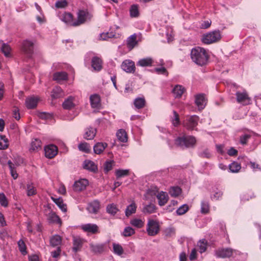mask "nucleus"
Here are the masks:
<instances>
[{
  "instance_id": "obj_41",
  "label": "nucleus",
  "mask_w": 261,
  "mask_h": 261,
  "mask_svg": "<svg viewBox=\"0 0 261 261\" xmlns=\"http://www.w3.org/2000/svg\"><path fill=\"white\" fill-rule=\"evenodd\" d=\"M207 241L205 239L200 240L197 243V246L199 248V251L202 253L205 252L207 249Z\"/></svg>"
},
{
  "instance_id": "obj_55",
  "label": "nucleus",
  "mask_w": 261,
  "mask_h": 261,
  "mask_svg": "<svg viewBox=\"0 0 261 261\" xmlns=\"http://www.w3.org/2000/svg\"><path fill=\"white\" fill-rule=\"evenodd\" d=\"M135 232V230L132 227L128 226L124 228L123 235L124 237H129L134 234Z\"/></svg>"
},
{
  "instance_id": "obj_36",
  "label": "nucleus",
  "mask_w": 261,
  "mask_h": 261,
  "mask_svg": "<svg viewBox=\"0 0 261 261\" xmlns=\"http://www.w3.org/2000/svg\"><path fill=\"white\" fill-rule=\"evenodd\" d=\"M137 209V206L136 203L134 202H133L131 204L128 205L125 212V214L126 217H129L133 214L136 213Z\"/></svg>"
},
{
  "instance_id": "obj_48",
  "label": "nucleus",
  "mask_w": 261,
  "mask_h": 261,
  "mask_svg": "<svg viewBox=\"0 0 261 261\" xmlns=\"http://www.w3.org/2000/svg\"><path fill=\"white\" fill-rule=\"evenodd\" d=\"M115 34L111 32L102 33L99 35V39L101 40H108L110 38L115 37Z\"/></svg>"
},
{
  "instance_id": "obj_35",
  "label": "nucleus",
  "mask_w": 261,
  "mask_h": 261,
  "mask_svg": "<svg viewBox=\"0 0 261 261\" xmlns=\"http://www.w3.org/2000/svg\"><path fill=\"white\" fill-rule=\"evenodd\" d=\"M51 199L54 202L59 206V207L65 213L67 211L66 205L64 203L63 200L61 198H55L51 197Z\"/></svg>"
},
{
  "instance_id": "obj_63",
  "label": "nucleus",
  "mask_w": 261,
  "mask_h": 261,
  "mask_svg": "<svg viewBox=\"0 0 261 261\" xmlns=\"http://www.w3.org/2000/svg\"><path fill=\"white\" fill-rule=\"evenodd\" d=\"M199 156L202 158L210 159L211 157V154L208 149H205L199 153Z\"/></svg>"
},
{
  "instance_id": "obj_60",
  "label": "nucleus",
  "mask_w": 261,
  "mask_h": 261,
  "mask_svg": "<svg viewBox=\"0 0 261 261\" xmlns=\"http://www.w3.org/2000/svg\"><path fill=\"white\" fill-rule=\"evenodd\" d=\"M251 138L249 134H244L240 136V142L242 145H245L247 143L248 140Z\"/></svg>"
},
{
  "instance_id": "obj_13",
  "label": "nucleus",
  "mask_w": 261,
  "mask_h": 261,
  "mask_svg": "<svg viewBox=\"0 0 261 261\" xmlns=\"http://www.w3.org/2000/svg\"><path fill=\"white\" fill-rule=\"evenodd\" d=\"M121 68L127 73L134 72L135 71V63L129 60H126L124 61L121 65Z\"/></svg>"
},
{
  "instance_id": "obj_53",
  "label": "nucleus",
  "mask_w": 261,
  "mask_h": 261,
  "mask_svg": "<svg viewBox=\"0 0 261 261\" xmlns=\"http://www.w3.org/2000/svg\"><path fill=\"white\" fill-rule=\"evenodd\" d=\"M130 224L138 228H141L144 225V222L139 219H134L130 221Z\"/></svg>"
},
{
  "instance_id": "obj_64",
  "label": "nucleus",
  "mask_w": 261,
  "mask_h": 261,
  "mask_svg": "<svg viewBox=\"0 0 261 261\" xmlns=\"http://www.w3.org/2000/svg\"><path fill=\"white\" fill-rule=\"evenodd\" d=\"M223 195V192L221 191L217 190L214 192V194L211 196V199L214 200H219Z\"/></svg>"
},
{
  "instance_id": "obj_10",
  "label": "nucleus",
  "mask_w": 261,
  "mask_h": 261,
  "mask_svg": "<svg viewBox=\"0 0 261 261\" xmlns=\"http://www.w3.org/2000/svg\"><path fill=\"white\" fill-rule=\"evenodd\" d=\"M45 156L48 159L54 158L58 153V148L55 145H49L44 148Z\"/></svg>"
},
{
  "instance_id": "obj_17",
  "label": "nucleus",
  "mask_w": 261,
  "mask_h": 261,
  "mask_svg": "<svg viewBox=\"0 0 261 261\" xmlns=\"http://www.w3.org/2000/svg\"><path fill=\"white\" fill-rule=\"evenodd\" d=\"M156 198L159 200L158 203L160 206L165 205L169 199V197L167 193L163 191L159 192L156 195Z\"/></svg>"
},
{
  "instance_id": "obj_50",
  "label": "nucleus",
  "mask_w": 261,
  "mask_h": 261,
  "mask_svg": "<svg viewBox=\"0 0 261 261\" xmlns=\"http://www.w3.org/2000/svg\"><path fill=\"white\" fill-rule=\"evenodd\" d=\"M8 147V140L5 136H0V149H5Z\"/></svg>"
},
{
  "instance_id": "obj_29",
  "label": "nucleus",
  "mask_w": 261,
  "mask_h": 261,
  "mask_svg": "<svg viewBox=\"0 0 261 261\" xmlns=\"http://www.w3.org/2000/svg\"><path fill=\"white\" fill-rule=\"evenodd\" d=\"M61 19L63 21L72 26V23L74 21L72 14L69 12H65L62 15Z\"/></svg>"
},
{
  "instance_id": "obj_7",
  "label": "nucleus",
  "mask_w": 261,
  "mask_h": 261,
  "mask_svg": "<svg viewBox=\"0 0 261 261\" xmlns=\"http://www.w3.org/2000/svg\"><path fill=\"white\" fill-rule=\"evenodd\" d=\"M237 101L243 106L249 105L251 103V98L249 97L247 92L244 91L242 92L238 91L236 93Z\"/></svg>"
},
{
  "instance_id": "obj_38",
  "label": "nucleus",
  "mask_w": 261,
  "mask_h": 261,
  "mask_svg": "<svg viewBox=\"0 0 261 261\" xmlns=\"http://www.w3.org/2000/svg\"><path fill=\"white\" fill-rule=\"evenodd\" d=\"M146 101L144 98L138 97L134 100V104L135 107L138 109H140L144 108L145 106Z\"/></svg>"
},
{
  "instance_id": "obj_21",
  "label": "nucleus",
  "mask_w": 261,
  "mask_h": 261,
  "mask_svg": "<svg viewBox=\"0 0 261 261\" xmlns=\"http://www.w3.org/2000/svg\"><path fill=\"white\" fill-rule=\"evenodd\" d=\"M108 146L106 143L97 142L93 146L94 152L97 154H101Z\"/></svg>"
},
{
  "instance_id": "obj_4",
  "label": "nucleus",
  "mask_w": 261,
  "mask_h": 261,
  "mask_svg": "<svg viewBox=\"0 0 261 261\" xmlns=\"http://www.w3.org/2000/svg\"><path fill=\"white\" fill-rule=\"evenodd\" d=\"M239 254L240 252L239 251L232 249L230 248H218L215 252V255L218 258L235 257Z\"/></svg>"
},
{
  "instance_id": "obj_39",
  "label": "nucleus",
  "mask_w": 261,
  "mask_h": 261,
  "mask_svg": "<svg viewBox=\"0 0 261 261\" xmlns=\"http://www.w3.org/2000/svg\"><path fill=\"white\" fill-rule=\"evenodd\" d=\"M41 147V141L37 139H34L32 141L31 144V147L30 150L31 151H36Z\"/></svg>"
},
{
  "instance_id": "obj_57",
  "label": "nucleus",
  "mask_w": 261,
  "mask_h": 261,
  "mask_svg": "<svg viewBox=\"0 0 261 261\" xmlns=\"http://www.w3.org/2000/svg\"><path fill=\"white\" fill-rule=\"evenodd\" d=\"M113 250L115 253L120 255L123 252V249L121 245L119 244H113Z\"/></svg>"
},
{
  "instance_id": "obj_23",
  "label": "nucleus",
  "mask_w": 261,
  "mask_h": 261,
  "mask_svg": "<svg viewBox=\"0 0 261 261\" xmlns=\"http://www.w3.org/2000/svg\"><path fill=\"white\" fill-rule=\"evenodd\" d=\"M91 107L93 108H98L100 106V97L97 94H93L90 97Z\"/></svg>"
},
{
  "instance_id": "obj_22",
  "label": "nucleus",
  "mask_w": 261,
  "mask_h": 261,
  "mask_svg": "<svg viewBox=\"0 0 261 261\" xmlns=\"http://www.w3.org/2000/svg\"><path fill=\"white\" fill-rule=\"evenodd\" d=\"M84 168L90 171L96 172L97 171V166L91 161L86 160L83 164Z\"/></svg>"
},
{
  "instance_id": "obj_54",
  "label": "nucleus",
  "mask_w": 261,
  "mask_h": 261,
  "mask_svg": "<svg viewBox=\"0 0 261 261\" xmlns=\"http://www.w3.org/2000/svg\"><path fill=\"white\" fill-rule=\"evenodd\" d=\"M210 210V205L208 202L202 201L201 204V212L203 214H207Z\"/></svg>"
},
{
  "instance_id": "obj_18",
  "label": "nucleus",
  "mask_w": 261,
  "mask_h": 261,
  "mask_svg": "<svg viewBox=\"0 0 261 261\" xmlns=\"http://www.w3.org/2000/svg\"><path fill=\"white\" fill-rule=\"evenodd\" d=\"M96 132V128L90 126L86 129L84 137L87 140H92L95 137Z\"/></svg>"
},
{
  "instance_id": "obj_62",
  "label": "nucleus",
  "mask_w": 261,
  "mask_h": 261,
  "mask_svg": "<svg viewBox=\"0 0 261 261\" xmlns=\"http://www.w3.org/2000/svg\"><path fill=\"white\" fill-rule=\"evenodd\" d=\"M36 194V190L32 185H28L27 186V195L31 196Z\"/></svg>"
},
{
  "instance_id": "obj_5",
  "label": "nucleus",
  "mask_w": 261,
  "mask_h": 261,
  "mask_svg": "<svg viewBox=\"0 0 261 261\" xmlns=\"http://www.w3.org/2000/svg\"><path fill=\"white\" fill-rule=\"evenodd\" d=\"M77 19L72 23V26L80 25L92 17V15L87 10H79L77 13Z\"/></svg>"
},
{
  "instance_id": "obj_28",
  "label": "nucleus",
  "mask_w": 261,
  "mask_h": 261,
  "mask_svg": "<svg viewBox=\"0 0 261 261\" xmlns=\"http://www.w3.org/2000/svg\"><path fill=\"white\" fill-rule=\"evenodd\" d=\"M73 99L74 98L72 96H69L65 101L63 102L62 104V107L64 109L66 110H70L72 108H74V104L73 103Z\"/></svg>"
},
{
  "instance_id": "obj_43",
  "label": "nucleus",
  "mask_w": 261,
  "mask_h": 261,
  "mask_svg": "<svg viewBox=\"0 0 261 261\" xmlns=\"http://www.w3.org/2000/svg\"><path fill=\"white\" fill-rule=\"evenodd\" d=\"M107 212L112 215H115L118 211L117 206L114 203L108 204L106 208Z\"/></svg>"
},
{
  "instance_id": "obj_30",
  "label": "nucleus",
  "mask_w": 261,
  "mask_h": 261,
  "mask_svg": "<svg viewBox=\"0 0 261 261\" xmlns=\"http://www.w3.org/2000/svg\"><path fill=\"white\" fill-rule=\"evenodd\" d=\"M47 220L49 223H57V224H61V220L59 218V217L56 214V213L51 212L49 213Z\"/></svg>"
},
{
  "instance_id": "obj_14",
  "label": "nucleus",
  "mask_w": 261,
  "mask_h": 261,
  "mask_svg": "<svg viewBox=\"0 0 261 261\" xmlns=\"http://www.w3.org/2000/svg\"><path fill=\"white\" fill-rule=\"evenodd\" d=\"M38 100L39 99L36 97H28L25 101V106L28 109H34L37 107Z\"/></svg>"
},
{
  "instance_id": "obj_9",
  "label": "nucleus",
  "mask_w": 261,
  "mask_h": 261,
  "mask_svg": "<svg viewBox=\"0 0 261 261\" xmlns=\"http://www.w3.org/2000/svg\"><path fill=\"white\" fill-rule=\"evenodd\" d=\"M147 231L151 236L156 235L159 231V225L157 221L154 220H149L147 224Z\"/></svg>"
},
{
  "instance_id": "obj_42",
  "label": "nucleus",
  "mask_w": 261,
  "mask_h": 261,
  "mask_svg": "<svg viewBox=\"0 0 261 261\" xmlns=\"http://www.w3.org/2000/svg\"><path fill=\"white\" fill-rule=\"evenodd\" d=\"M129 13L131 17H138L139 16V11L138 5H133L130 8Z\"/></svg>"
},
{
  "instance_id": "obj_40",
  "label": "nucleus",
  "mask_w": 261,
  "mask_h": 261,
  "mask_svg": "<svg viewBox=\"0 0 261 261\" xmlns=\"http://www.w3.org/2000/svg\"><path fill=\"white\" fill-rule=\"evenodd\" d=\"M8 165L10 170L11 176L14 179H16L18 177V174L15 169V165L10 160L8 161Z\"/></svg>"
},
{
  "instance_id": "obj_56",
  "label": "nucleus",
  "mask_w": 261,
  "mask_h": 261,
  "mask_svg": "<svg viewBox=\"0 0 261 261\" xmlns=\"http://www.w3.org/2000/svg\"><path fill=\"white\" fill-rule=\"evenodd\" d=\"M173 118L172 119V124L174 126H177L179 124V117L178 113L175 111H173Z\"/></svg>"
},
{
  "instance_id": "obj_32",
  "label": "nucleus",
  "mask_w": 261,
  "mask_h": 261,
  "mask_svg": "<svg viewBox=\"0 0 261 261\" xmlns=\"http://www.w3.org/2000/svg\"><path fill=\"white\" fill-rule=\"evenodd\" d=\"M116 136L120 141L123 143L127 141V135L125 130L123 129H119L118 130Z\"/></svg>"
},
{
  "instance_id": "obj_34",
  "label": "nucleus",
  "mask_w": 261,
  "mask_h": 261,
  "mask_svg": "<svg viewBox=\"0 0 261 261\" xmlns=\"http://www.w3.org/2000/svg\"><path fill=\"white\" fill-rule=\"evenodd\" d=\"M90 246L91 251L95 253H101L105 250V245L103 244H90Z\"/></svg>"
},
{
  "instance_id": "obj_19",
  "label": "nucleus",
  "mask_w": 261,
  "mask_h": 261,
  "mask_svg": "<svg viewBox=\"0 0 261 261\" xmlns=\"http://www.w3.org/2000/svg\"><path fill=\"white\" fill-rule=\"evenodd\" d=\"M102 61L99 57H94L92 59L91 65L95 70L100 71L102 69Z\"/></svg>"
},
{
  "instance_id": "obj_45",
  "label": "nucleus",
  "mask_w": 261,
  "mask_h": 261,
  "mask_svg": "<svg viewBox=\"0 0 261 261\" xmlns=\"http://www.w3.org/2000/svg\"><path fill=\"white\" fill-rule=\"evenodd\" d=\"M241 168V165L236 162H233L229 165L230 171L233 173L239 172Z\"/></svg>"
},
{
  "instance_id": "obj_49",
  "label": "nucleus",
  "mask_w": 261,
  "mask_h": 261,
  "mask_svg": "<svg viewBox=\"0 0 261 261\" xmlns=\"http://www.w3.org/2000/svg\"><path fill=\"white\" fill-rule=\"evenodd\" d=\"M181 192V190L179 187H172L169 191V193L172 197H177Z\"/></svg>"
},
{
  "instance_id": "obj_51",
  "label": "nucleus",
  "mask_w": 261,
  "mask_h": 261,
  "mask_svg": "<svg viewBox=\"0 0 261 261\" xmlns=\"http://www.w3.org/2000/svg\"><path fill=\"white\" fill-rule=\"evenodd\" d=\"M114 164V161L110 160L106 161L103 165L104 171L105 173H108L112 170L113 166Z\"/></svg>"
},
{
  "instance_id": "obj_26",
  "label": "nucleus",
  "mask_w": 261,
  "mask_h": 261,
  "mask_svg": "<svg viewBox=\"0 0 261 261\" xmlns=\"http://www.w3.org/2000/svg\"><path fill=\"white\" fill-rule=\"evenodd\" d=\"M153 63V60L151 58L148 57L141 59L137 63V65L141 67L151 66Z\"/></svg>"
},
{
  "instance_id": "obj_59",
  "label": "nucleus",
  "mask_w": 261,
  "mask_h": 261,
  "mask_svg": "<svg viewBox=\"0 0 261 261\" xmlns=\"http://www.w3.org/2000/svg\"><path fill=\"white\" fill-rule=\"evenodd\" d=\"M18 245L20 251L23 254H25L27 253V251H26V246H25V244L24 241L22 240H20L18 242Z\"/></svg>"
},
{
  "instance_id": "obj_44",
  "label": "nucleus",
  "mask_w": 261,
  "mask_h": 261,
  "mask_svg": "<svg viewBox=\"0 0 261 261\" xmlns=\"http://www.w3.org/2000/svg\"><path fill=\"white\" fill-rule=\"evenodd\" d=\"M82 241L80 238H74L73 250L76 252L78 251L82 246Z\"/></svg>"
},
{
  "instance_id": "obj_58",
  "label": "nucleus",
  "mask_w": 261,
  "mask_h": 261,
  "mask_svg": "<svg viewBox=\"0 0 261 261\" xmlns=\"http://www.w3.org/2000/svg\"><path fill=\"white\" fill-rule=\"evenodd\" d=\"M68 5V2L66 0L58 1H57L55 4V7L56 8L61 9L64 8Z\"/></svg>"
},
{
  "instance_id": "obj_3",
  "label": "nucleus",
  "mask_w": 261,
  "mask_h": 261,
  "mask_svg": "<svg viewBox=\"0 0 261 261\" xmlns=\"http://www.w3.org/2000/svg\"><path fill=\"white\" fill-rule=\"evenodd\" d=\"M221 38V32L219 30H215L203 34L201 41L205 44H210L218 42Z\"/></svg>"
},
{
  "instance_id": "obj_11",
  "label": "nucleus",
  "mask_w": 261,
  "mask_h": 261,
  "mask_svg": "<svg viewBox=\"0 0 261 261\" xmlns=\"http://www.w3.org/2000/svg\"><path fill=\"white\" fill-rule=\"evenodd\" d=\"M81 228L84 231L92 234H96L99 232V227L95 224L88 223L83 224L81 226Z\"/></svg>"
},
{
  "instance_id": "obj_47",
  "label": "nucleus",
  "mask_w": 261,
  "mask_h": 261,
  "mask_svg": "<svg viewBox=\"0 0 261 261\" xmlns=\"http://www.w3.org/2000/svg\"><path fill=\"white\" fill-rule=\"evenodd\" d=\"M115 175L117 177V178L126 176L129 175V170L118 169L115 171Z\"/></svg>"
},
{
  "instance_id": "obj_16",
  "label": "nucleus",
  "mask_w": 261,
  "mask_h": 261,
  "mask_svg": "<svg viewBox=\"0 0 261 261\" xmlns=\"http://www.w3.org/2000/svg\"><path fill=\"white\" fill-rule=\"evenodd\" d=\"M88 212L92 214H97L100 209V202L95 200L89 203L87 208Z\"/></svg>"
},
{
  "instance_id": "obj_1",
  "label": "nucleus",
  "mask_w": 261,
  "mask_h": 261,
  "mask_svg": "<svg viewBox=\"0 0 261 261\" xmlns=\"http://www.w3.org/2000/svg\"><path fill=\"white\" fill-rule=\"evenodd\" d=\"M191 58L196 64L203 66L207 62L208 55L203 48L197 47L191 50Z\"/></svg>"
},
{
  "instance_id": "obj_6",
  "label": "nucleus",
  "mask_w": 261,
  "mask_h": 261,
  "mask_svg": "<svg viewBox=\"0 0 261 261\" xmlns=\"http://www.w3.org/2000/svg\"><path fill=\"white\" fill-rule=\"evenodd\" d=\"M21 49L28 57L31 58L34 52V43L28 40L23 41Z\"/></svg>"
},
{
  "instance_id": "obj_12",
  "label": "nucleus",
  "mask_w": 261,
  "mask_h": 261,
  "mask_svg": "<svg viewBox=\"0 0 261 261\" xmlns=\"http://www.w3.org/2000/svg\"><path fill=\"white\" fill-rule=\"evenodd\" d=\"M205 95L200 93L195 95V103L199 109H203L206 105Z\"/></svg>"
},
{
  "instance_id": "obj_52",
  "label": "nucleus",
  "mask_w": 261,
  "mask_h": 261,
  "mask_svg": "<svg viewBox=\"0 0 261 261\" xmlns=\"http://www.w3.org/2000/svg\"><path fill=\"white\" fill-rule=\"evenodd\" d=\"M189 206L187 204H183L176 210V213L178 215H184L189 210Z\"/></svg>"
},
{
  "instance_id": "obj_31",
  "label": "nucleus",
  "mask_w": 261,
  "mask_h": 261,
  "mask_svg": "<svg viewBox=\"0 0 261 261\" xmlns=\"http://www.w3.org/2000/svg\"><path fill=\"white\" fill-rule=\"evenodd\" d=\"M136 39L137 36L136 34H133L127 38V46L130 49H132L137 44Z\"/></svg>"
},
{
  "instance_id": "obj_27",
  "label": "nucleus",
  "mask_w": 261,
  "mask_h": 261,
  "mask_svg": "<svg viewBox=\"0 0 261 261\" xmlns=\"http://www.w3.org/2000/svg\"><path fill=\"white\" fill-rule=\"evenodd\" d=\"M0 43H2V47L1 50L4 54L5 57H9L11 56V48L9 44L5 43L3 41H1Z\"/></svg>"
},
{
  "instance_id": "obj_2",
  "label": "nucleus",
  "mask_w": 261,
  "mask_h": 261,
  "mask_svg": "<svg viewBox=\"0 0 261 261\" xmlns=\"http://www.w3.org/2000/svg\"><path fill=\"white\" fill-rule=\"evenodd\" d=\"M196 142L195 138L191 136L178 137L174 141L175 144L182 149L193 147Z\"/></svg>"
},
{
  "instance_id": "obj_33",
  "label": "nucleus",
  "mask_w": 261,
  "mask_h": 261,
  "mask_svg": "<svg viewBox=\"0 0 261 261\" xmlns=\"http://www.w3.org/2000/svg\"><path fill=\"white\" fill-rule=\"evenodd\" d=\"M156 206L152 203H150L144 206L142 212L145 214H150L155 212Z\"/></svg>"
},
{
  "instance_id": "obj_46",
  "label": "nucleus",
  "mask_w": 261,
  "mask_h": 261,
  "mask_svg": "<svg viewBox=\"0 0 261 261\" xmlns=\"http://www.w3.org/2000/svg\"><path fill=\"white\" fill-rule=\"evenodd\" d=\"M78 148L80 150L82 151L85 153H89L91 150V147L89 144L86 142L81 143L79 146Z\"/></svg>"
},
{
  "instance_id": "obj_25",
  "label": "nucleus",
  "mask_w": 261,
  "mask_h": 261,
  "mask_svg": "<svg viewBox=\"0 0 261 261\" xmlns=\"http://www.w3.org/2000/svg\"><path fill=\"white\" fill-rule=\"evenodd\" d=\"M186 91V89L181 85H176L172 90V92L176 98H180Z\"/></svg>"
},
{
  "instance_id": "obj_20",
  "label": "nucleus",
  "mask_w": 261,
  "mask_h": 261,
  "mask_svg": "<svg viewBox=\"0 0 261 261\" xmlns=\"http://www.w3.org/2000/svg\"><path fill=\"white\" fill-rule=\"evenodd\" d=\"M64 96V93L62 89L60 87H56L52 90L51 97L53 99H55L62 97Z\"/></svg>"
},
{
  "instance_id": "obj_24",
  "label": "nucleus",
  "mask_w": 261,
  "mask_h": 261,
  "mask_svg": "<svg viewBox=\"0 0 261 261\" xmlns=\"http://www.w3.org/2000/svg\"><path fill=\"white\" fill-rule=\"evenodd\" d=\"M67 79L68 75L66 72L64 71L57 72L53 74V80L57 81L58 82L67 80Z\"/></svg>"
},
{
  "instance_id": "obj_37",
  "label": "nucleus",
  "mask_w": 261,
  "mask_h": 261,
  "mask_svg": "<svg viewBox=\"0 0 261 261\" xmlns=\"http://www.w3.org/2000/svg\"><path fill=\"white\" fill-rule=\"evenodd\" d=\"M62 242V238L59 235H54L50 239V245L53 247H58Z\"/></svg>"
},
{
  "instance_id": "obj_61",
  "label": "nucleus",
  "mask_w": 261,
  "mask_h": 261,
  "mask_svg": "<svg viewBox=\"0 0 261 261\" xmlns=\"http://www.w3.org/2000/svg\"><path fill=\"white\" fill-rule=\"evenodd\" d=\"M0 203L4 207H7L8 206V200L4 193H0Z\"/></svg>"
},
{
  "instance_id": "obj_15",
  "label": "nucleus",
  "mask_w": 261,
  "mask_h": 261,
  "mask_svg": "<svg viewBox=\"0 0 261 261\" xmlns=\"http://www.w3.org/2000/svg\"><path fill=\"white\" fill-rule=\"evenodd\" d=\"M88 184V181L87 179H81L74 182L73 185V190L75 191H81L86 189Z\"/></svg>"
},
{
  "instance_id": "obj_8",
  "label": "nucleus",
  "mask_w": 261,
  "mask_h": 261,
  "mask_svg": "<svg viewBox=\"0 0 261 261\" xmlns=\"http://www.w3.org/2000/svg\"><path fill=\"white\" fill-rule=\"evenodd\" d=\"M199 120V117L196 115L189 116L185 120L184 126L187 129L192 130L198 125Z\"/></svg>"
}]
</instances>
